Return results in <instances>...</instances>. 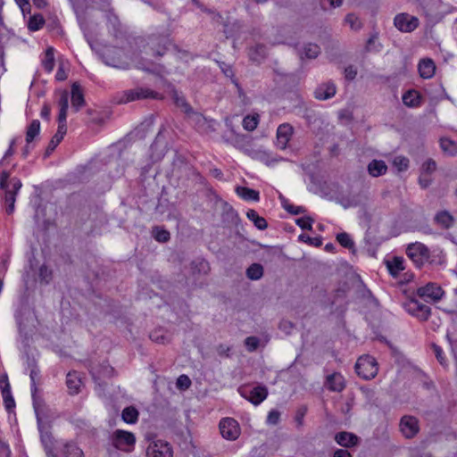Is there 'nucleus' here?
<instances>
[{
	"mask_svg": "<svg viewBox=\"0 0 457 457\" xmlns=\"http://www.w3.org/2000/svg\"><path fill=\"white\" fill-rule=\"evenodd\" d=\"M245 345L249 352H253L258 347L259 339L256 337H248L245 340Z\"/></svg>",
	"mask_w": 457,
	"mask_h": 457,
	"instance_id": "3c124183",
	"label": "nucleus"
},
{
	"mask_svg": "<svg viewBox=\"0 0 457 457\" xmlns=\"http://www.w3.org/2000/svg\"><path fill=\"white\" fill-rule=\"evenodd\" d=\"M296 224L303 229L312 230L313 220L308 216H304L296 220Z\"/></svg>",
	"mask_w": 457,
	"mask_h": 457,
	"instance_id": "a18cd8bd",
	"label": "nucleus"
},
{
	"mask_svg": "<svg viewBox=\"0 0 457 457\" xmlns=\"http://www.w3.org/2000/svg\"><path fill=\"white\" fill-rule=\"evenodd\" d=\"M333 457H352L351 453L347 450L337 449Z\"/></svg>",
	"mask_w": 457,
	"mask_h": 457,
	"instance_id": "338daca9",
	"label": "nucleus"
},
{
	"mask_svg": "<svg viewBox=\"0 0 457 457\" xmlns=\"http://www.w3.org/2000/svg\"><path fill=\"white\" fill-rule=\"evenodd\" d=\"M279 199L281 201L283 208L289 213L297 215L305 212L304 207L290 204L286 197L280 195Z\"/></svg>",
	"mask_w": 457,
	"mask_h": 457,
	"instance_id": "e433bc0d",
	"label": "nucleus"
},
{
	"mask_svg": "<svg viewBox=\"0 0 457 457\" xmlns=\"http://www.w3.org/2000/svg\"><path fill=\"white\" fill-rule=\"evenodd\" d=\"M422 173L428 175L434 172L436 169V163L435 161L429 159L422 164Z\"/></svg>",
	"mask_w": 457,
	"mask_h": 457,
	"instance_id": "8fccbe9b",
	"label": "nucleus"
},
{
	"mask_svg": "<svg viewBox=\"0 0 457 457\" xmlns=\"http://www.w3.org/2000/svg\"><path fill=\"white\" fill-rule=\"evenodd\" d=\"M417 294L426 300L437 302L442 298L444 291L437 284L430 282L419 287Z\"/></svg>",
	"mask_w": 457,
	"mask_h": 457,
	"instance_id": "f8f14e48",
	"label": "nucleus"
},
{
	"mask_svg": "<svg viewBox=\"0 0 457 457\" xmlns=\"http://www.w3.org/2000/svg\"><path fill=\"white\" fill-rule=\"evenodd\" d=\"M66 131H67V127H63L62 125V127H58L57 132L52 137V139L48 145V147L46 150L48 154L53 152L55 149V147L60 144V142L62 140L64 135L66 134Z\"/></svg>",
	"mask_w": 457,
	"mask_h": 457,
	"instance_id": "2f4dec72",
	"label": "nucleus"
},
{
	"mask_svg": "<svg viewBox=\"0 0 457 457\" xmlns=\"http://www.w3.org/2000/svg\"><path fill=\"white\" fill-rule=\"evenodd\" d=\"M440 147L445 154L453 156L457 154V143L449 138L440 139Z\"/></svg>",
	"mask_w": 457,
	"mask_h": 457,
	"instance_id": "c85d7f7f",
	"label": "nucleus"
},
{
	"mask_svg": "<svg viewBox=\"0 0 457 457\" xmlns=\"http://www.w3.org/2000/svg\"><path fill=\"white\" fill-rule=\"evenodd\" d=\"M386 265L388 272L396 278L404 269V259L400 256H394L386 260Z\"/></svg>",
	"mask_w": 457,
	"mask_h": 457,
	"instance_id": "6ab92c4d",
	"label": "nucleus"
},
{
	"mask_svg": "<svg viewBox=\"0 0 457 457\" xmlns=\"http://www.w3.org/2000/svg\"><path fill=\"white\" fill-rule=\"evenodd\" d=\"M336 85L328 81L320 84L314 91V96L318 100H328L336 95Z\"/></svg>",
	"mask_w": 457,
	"mask_h": 457,
	"instance_id": "f3484780",
	"label": "nucleus"
},
{
	"mask_svg": "<svg viewBox=\"0 0 457 457\" xmlns=\"http://www.w3.org/2000/svg\"><path fill=\"white\" fill-rule=\"evenodd\" d=\"M236 192L242 199L245 201L258 202L260 200V194L254 189L245 187H237L236 188Z\"/></svg>",
	"mask_w": 457,
	"mask_h": 457,
	"instance_id": "393cba45",
	"label": "nucleus"
},
{
	"mask_svg": "<svg viewBox=\"0 0 457 457\" xmlns=\"http://www.w3.org/2000/svg\"><path fill=\"white\" fill-rule=\"evenodd\" d=\"M66 385L70 395L79 394L83 385L79 374L76 371L69 372L67 374Z\"/></svg>",
	"mask_w": 457,
	"mask_h": 457,
	"instance_id": "a211bd4d",
	"label": "nucleus"
},
{
	"mask_svg": "<svg viewBox=\"0 0 457 457\" xmlns=\"http://www.w3.org/2000/svg\"><path fill=\"white\" fill-rule=\"evenodd\" d=\"M293 135V127L288 123L280 124L277 129V146L285 149Z\"/></svg>",
	"mask_w": 457,
	"mask_h": 457,
	"instance_id": "4468645a",
	"label": "nucleus"
},
{
	"mask_svg": "<svg viewBox=\"0 0 457 457\" xmlns=\"http://www.w3.org/2000/svg\"><path fill=\"white\" fill-rule=\"evenodd\" d=\"M337 242L344 247L345 248H353L354 244H353V241L352 240V238L350 237V236L345 233V232H343V233H339L337 236Z\"/></svg>",
	"mask_w": 457,
	"mask_h": 457,
	"instance_id": "ea45409f",
	"label": "nucleus"
},
{
	"mask_svg": "<svg viewBox=\"0 0 457 457\" xmlns=\"http://www.w3.org/2000/svg\"><path fill=\"white\" fill-rule=\"evenodd\" d=\"M248 55L251 61L260 63L266 58V47L262 45H256L249 49Z\"/></svg>",
	"mask_w": 457,
	"mask_h": 457,
	"instance_id": "bb28decb",
	"label": "nucleus"
},
{
	"mask_svg": "<svg viewBox=\"0 0 457 457\" xmlns=\"http://www.w3.org/2000/svg\"><path fill=\"white\" fill-rule=\"evenodd\" d=\"M92 375L96 383V392L99 397H105L107 386L112 382L113 369L110 365H101L94 368Z\"/></svg>",
	"mask_w": 457,
	"mask_h": 457,
	"instance_id": "f257e3e1",
	"label": "nucleus"
},
{
	"mask_svg": "<svg viewBox=\"0 0 457 457\" xmlns=\"http://www.w3.org/2000/svg\"><path fill=\"white\" fill-rule=\"evenodd\" d=\"M400 429L405 437H413L420 430L417 418L408 415L403 416L400 421Z\"/></svg>",
	"mask_w": 457,
	"mask_h": 457,
	"instance_id": "ddd939ff",
	"label": "nucleus"
},
{
	"mask_svg": "<svg viewBox=\"0 0 457 457\" xmlns=\"http://www.w3.org/2000/svg\"><path fill=\"white\" fill-rule=\"evenodd\" d=\"M260 120V116L257 113L246 115L242 122L243 128L247 131L254 130Z\"/></svg>",
	"mask_w": 457,
	"mask_h": 457,
	"instance_id": "f704fd0d",
	"label": "nucleus"
},
{
	"mask_svg": "<svg viewBox=\"0 0 457 457\" xmlns=\"http://www.w3.org/2000/svg\"><path fill=\"white\" fill-rule=\"evenodd\" d=\"M240 395L254 405H259L268 396V389L264 386H257L251 389L242 386L238 389Z\"/></svg>",
	"mask_w": 457,
	"mask_h": 457,
	"instance_id": "0eeeda50",
	"label": "nucleus"
},
{
	"mask_svg": "<svg viewBox=\"0 0 457 457\" xmlns=\"http://www.w3.org/2000/svg\"><path fill=\"white\" fill-rule=\"evenodd\" d=\"M402 99L404 105L411 108L418 107L421 104V96L420 93L414 89L406 91L403 95Z\"/></svg>",
	"mask_w": 457,
	"mask_h": 457,
	"instance_id": "b1692460",
	"label": "nucleus"
},
{
	"mask_svg": "<svg viewBox=\"0 0 457 457\" xmlns=\"http://www.w3.org/2000/svg\"><path fill=\"white\" fill-rule=\"evenodd\" d=\"M320 53V48L318 45L309 43L305 44L300 50H299V55L303 59V57H306L308 59H314L316 58Z\"/></svg>",
	"mask_w": 457,
	"mask_h": 457,
	"instance_id": "a878e982",
	"label": "nucleus"
},
{
	"mask_svg": "<svg viewBox=\"0 0 457 457\" xmlns=\"http://www.w3.org/2000/svg\"><path fill=\"white\" fill-rule=\"evenodd\" d=\"M45 24V20L41 14H34L30 16L28 21V29L30 31L39 30Z\"/></svg>",
	"mask_w": 457,
	"mask_h": 457,
	"instance_id": "4c0bfd02",
	"label": "nucleus"
},
{
	"mask_svg": "<svg viewBox=\"0 0 457 457\" xmlns=\"http://www.w3.org/2000/svg\"><path fill=\"white\" fill-rule=\"evenodd\" d=\"M419 72L423 79H430L436 71V65L431 59H423L419 62Z\"/></svg>",
	"mask_w": 457,
	"mask_h": 457,
	"instance_id": "5701e85b",
	"label": "nucleus"
},
{
	"mask_svg": "<svg viewBox=\"0 0 457 457\" xmlns=\"http://www.w3.org/2000/svg\"><path fill=\"white\" fill-rule=\"evenodd\" d=\"M367 170L371 177L377 178L386 173L387 166L382 160H372L368 164Z\"/></svg>",
	"mask_w": 457,
	"mask_h": 457,
	"instance_id": "412c9836",
	"label": "nucleus"
},
{
	"mask_svg": "<svg viewBox=\"0 0 457 457\" xmlns=\"http://www.w3.org/2000/svg\"><path fill=\"white\" fill-rule=\"evenodd\" d=\"M357 75V70L353 66L350 65L345 69V76L348 80H353Z\"/></svg>",
	"mask_w": 457,
	"mask_h": 457,
	"instance_id": "4d7b16f0",
	"label": "nucleus"
},
{
	"mask_svg": "<svg viewBox=\"0 0 457 457\" xmlns=\"http://www.w3.org/2000/svg\"><path fill=\"white\" fill-rule=\"evenodd\" d=\"M5 202L8 204L6 212L10 214L14 210V203H15V195L12 190H7L5 192Z\"/></svg>",
	"mask_w": 457,
	"mask_h": 457,
	"instance_id": "49530a36",
	"label": "nucleus"
},
{
	"mask_svg": "<svg viewBox=\"0 0 457 457\" xmlns=\"http://www.w3.org/2000/svg\"><path fill=\"white\" fill-rule=\"evenodd\" d=\"M145 98L162 99V96L149 88L138 87L125 91L123 96L119 99V103L126 104L131 101Z\"/></svg>",
	"mask_w": 457,
	"mask_h": 457,
	"instance_id": "20e7f679",
	"label": "nucleus"
},
{
	"mask_svg": "<svg viewBox=\"0 0 457 457\" xmlns=\"http://www.w3.org/2000/svg\"><path fill=\"white\" fill-rule=\"evenodd\" d=\"M220 430L221 436L234 441L240 436V427L238 422L232 418H224L220 421Z\"/></svg>",
	"mask_w": 457,
	"mask_h": 457,
	"instance_id": "9b49d317",
	"label": "nucleus"
},
{
	"mask_svg": "<svg viewBox=\"0 0 457 457\" xmlns=\"http://www.w3.org/2000/svg\"><path fill=\"white\" fill-rule=\"evenodd\" d=\"M62 454L64 457H83L82 450L73 443H66L63 445Z\"/></svg>",
	"mask_w": 457,
	"mask_h": 457,
	"instance_id": "72a5a7b5",
	"label": "nucleus"
},
{
	"mask_svg": "<svg viewBox=\"0 0 457 457\" xmlns=\"http://www.w3.org/2000/svg\"><path fill=\"white\" fill-rule=\"evenodd\" d=\"M325 385L332 392H342L345 387V379L339 372H334L326 378Z\"/></svg>",
	"mask_w": 457,
	"mask_h": 457,
	"instance_id": "2eb2a0df",
	"label": "nucleus"
},
{
	"mask_svg": "<svg viewBox=\"0 0 457 457\" xmlns=\"http://www.w3.org/2000/svg\"><path fill=\"white\" fill-rule=\"evenodd\" d=\"M436 222L443 228H450L453 223V216L447 212H440L435 217Z\"/></svg>",
	"mask_w": 457,
	"mask_h": 457,
	"instance_id": "473e14b6",
	"label": "nucleus"
},
{
	"mask_svg": "<svg viewBox=\"0 0 457 457\" xmlns=\"http://www.w3.org/2000/svg\"><path fill=\"white\" fill-rule=\"evenodd\" d=\"M395 27L403 33L414 31L420 25V21L416 16L407 12H401L394 18Z\"/></svg>",
	"mask_w": 457,
	"mask_h": 457,
	"instance_id": "39448f33",
	"label": "nucleus"
},
{
	"mask_svg": "<svg viewBox=\"0 0 457 457\" xmlns=\"http://www.w3.org/2000/svg\"><path fill=\"white\" fill-rule=\"evenodd\" d=\"M407 256L418 267L423 266L428 262L430 257V251L427 245L420 242L411 243L406 247Z\"/></svg>",
	"mask_w": 457,
	"mask_h": 457,
	"instance_id": "7ed1b4c3",
	"label": "nucleus"
},
{
	"mask_svg": "<svg viewBox=\"0 0 457 457\" xmlns=\"http://www.w3.org/2000/svg\"><path fill=\"white\" fill-rule=\"evenodd\" d=\"M355 370L358 376L362 378L371 379L378 374V362L370 355L361 356L355 363Z\"/></svg>",
	"mask_w": 457,
	"mask_h": 457,
	"instance_id": "f03ea898",
	"label": "nucleus"
},
{
	"mask_svg": "<svg viewBox=\"0 0 457 457\" xmlns=\"http://www.w3.org/2000/svg\"><path fill=\"white\" fill-rule=\"evenodd\" d=\"M138 411L133 407H126L121 412V419L128 424H135L138 420Z\"/></svg>",
	"mask_w": 457,
	"mask_h": 457,
	"instance_id": "c756f323",
	"label": "nucleus"
},
{
	"mask_svg": "<svg viewBox=\"0 0 457 457\" xmlns=\"http://www.w3.org/2000/svg\"><path fill=\"white\" fill-rule=\"evenodd\" d=\"M10 183L12 184V189L7 187L5 190H12L15 195L21 187V182L20 179L14 178L11 179Z\"/></svg>",
	"mask_w": 457,
	"mask_h": 457,
	"instance_id": "680f3d73",
	"label": "nucleus"
},
{
	"mask_svg": "<svg viewBox=\"0 0 457 457\" xmlns=\"http://www.w3.org/2000/svg\"><path fill=\"white\" fill-rule=\"evenodd\" d=\"M426 176H427L426 174L421 173V175L420 177V184L424 188L428 187L431 182L430 179H428Z\"/></svg>",
	"mask_w": 457,
	"mask_h": 457,
	"instance_id": "774afa93",
	"label": "nucleus"
},
{
	"mask_svg": "<svg viewBox=\"0 0 457 457\" xmlns=\"http://www.w3.org/2000/svg\"><path fill=\"white\" fill-rule=\"evenodd\" d=\"M39 276L43 280L48 282L51 277V272L46 266H41L39 269Z\"/></svg>",
	"mask_w": 457,
	"mask_h": 457,
	"instance_id": "052dcab7",
	"label": "nucleus"
},
{
	"mask_svg": "<svg viewBox=\"0 0 457 457\" xmlns=\"http://www.w3.org/2000/svg\"><path fill=\"white\" fill-rule=\"evenodd\" d=\"M336 442L344 447H352L358 444L359 438L350 432H339L335 436Z\"/></svg>",
	"mask_w": 457,
	"mask_h": 457,
	"instance_id": "aec40b11",
	"label": "nucleus"
},
{
	"mask_svg": "<svg viewBox=\"0 0 457 457\" xmlns=\"http://www.w3.org/2000/svg\"><path fill=\"white\" fill-rule=\"evenodd\" d=\"M12 451L7 443L0 440V457H11Z\"/></svg>",
	"mask_w": 457,
	"mask_h": 457,
	"instance_id": "864d4df0",
	"label": "nucleus"
},
{
	"mask_svg": "<svg viewBox=\"0 0 457 457\" xmlns=\"http://www.w3.org/2000/svg\"><path fill=\"white\" fill-rule=\"evenodd\" d=\"M55 78L57 80H60V81H62L67 79V74H66V71L62 65H60L58 67V70L55 74Z\"/></svg>",
	"mask_w": 457,
	"mask_h": 457,
	"instance_id": "e2e57ef3",
	"label": "nucleus"
},
{
	"mask_svg": "<svg viewBox=\"0 0 457 457\" xmlns=\"http://www.w3.org/2000/svg\"><path fill=\"white\" fill-rule=\"evenodd\" d=\"M393 163L394 166H395L399 171H403L407 170L409 166V160L403 156H396L394 159Z\"/></svg>",
	"mask_w": 457,
	"mask_h": 457,
	"instance_id": "c03bdc74",
	"label": "nucleus"
},
{
	"mask_svg": "<svg viewBox=\"0 0 457 457\" xmlns=\"http://www.w3.org/2000/svg\"><path fill=\"white\" fill-rule=\"evenodd\" d=\"M40 122L38 120H34L30 122L26 132V141L29 145L39 134Z\"/></svg>",
	"mask_w": 457,
	"mask_h": 457,
	"instance_id": "c9c22d12",
	"label": "nucleus"
},
{
	"mask_svg": "<svg viewBox=\"0 0 457 457\" xmlns=\"http://www.w3.org/2000/svg\"><path fill=\"white\" fill-rule=\"evenodd\" d=\"M9 176L10 175H9V173L7 171H3L0 174V187H1V188L7 189V187H9V182H8Z\"/></svg>",
	"mask_w": 457,
	"mask_h": 457,
	"instance_id": "bf43d9fd",
	"label": "nucleus"
},
{
	"mask_svg": "<svg viewBox=\"0 0 457 457\" xmlns=\"http://www.w3.org/2000/svg\"><path fill=\"white\" fill-rule=\"evenodd\" d=\"M246 217L253 221L254 226L261 230L265 229L268 227L266 220L261 216L254 210H248Z\"/></svg>",
	"mask_w": 457,
	"mask_h": 457,
	"instance_id": "7c9ffc66",
	"label": "nucleus"
},
{
	"mask_svg": "<svg viewBox=\"0 0 457 457\" xmlns=\"http://www.w3.org/2000/svg\"><path fill=\"white\" fill-rule=\"evenodd\" d=\"M37 423H38V429L40 432V438L41 442L45 447V450L46 452V454L48 457H54L52 452V446H53V439L50 432L48 431V428L43 425L40 418L38 417V413L37 412Z\"/></svg>",
	"mask_w": 457,
	"mask_h": 457,
	"instance_id": "dca6fc26",
	"label": "nucleus"
},
{
	"mask_svg": "<svg viewBox=\"0 0 457 457\" xmlns=\"http://www.w3.org/2000/svg\"><path fill=\"white\" fill-rule=\"evenodd\" d=\"M404 310L420 320H427L430 316L431 309L418 300L411 299L403 303Z\"/></svg>",
	"mask_w": 457,
	"mask_h": 457,
	"instance_id": "6e6552de",
	"label": "nucleus"
},
{
	"mask_svg": "<svg viewBox=\"0 0 457 457\" xmlns=\"http://www.w3.org/2000/svg\"><path fill=\"white\" fill-rule=\"evenodd\" d=\"M54 50L53 47H51V46L48 47L46 50L45 54L41 59V63H42L44 69L46 70V71H47L48 73L52 72L54 70Z\"/></svg>",
	"mask_w": 457,
	"mask_h": 457,
	"instance_id": "cd10ccee",
	"label": "nucleus"
},
{
	"mask_svg": "<svg viewBox=\"0 0 457 457\" xmlns=\"http://www.w3.org/2000/svg\"><path fill=\"white\" fill-rule=\"evenodd\" d=\"M58 104H59L60 108L68 109V107H69V94H68V92L63 91L61 94Z\"/></svg>",
	"mask_w": 457,
	"mask_h": 457,
	"instance_id": "6e6d98bb",
	"label": "nucleus"
},
{
	"mask_svg": "<svg viewBox=\"0 0 457 457\" xmlns=\"http://www.w3.org/2000/svg\"><path fill=\"white\" fill-rule=\"evenodd\" d=\"M177 387L181 390H186L191 386V380L187 375H180L176 382Z\"/></svg>",
	"mask_w": 457,
	"mask_h": 457,
	"instance_id": "de8ad7c7",
	"label": "nucleus"
},
{
	"mask_svg": "<svg viewBox=\"0 0 457 457\" xmlns=\"http://www.w3.org/2000/svg\"><path fill=\"white\" fill-rule=\"evenodd\" d=\"M345 22L349 24L352 29L357 30L361 28V23L359 18L353 13H349L345 17Z\"/></svg>",
	"mask_w": 457,
	"mask_h": 457,
	"instance_id": "37998d69",
	"label": "nucleus"
},
{
	"mask_svg": "<svg viewBox=\"0 0 457 457\" xmlns=\"http://www.w3.org/2000/svg\"><path fill=\"white\" fill-rule=\"evenodd\" d=\"M0 383L3 397H6V395L9 396L11 393V386L6 374H2L0 376Z\"/></svg>",
	"mask_w": 457,
	"mask_h": 457,
	"instance_id": "79ce46f5",
	"label": "nucleus"
},
{
	"mask_svg": "<svg viewBox=\"0 0 457 457\" xmlns=\"http://www.w3.org/2000/svg\"><path fill=\"white\" fill-rule=\"evenodd\" d=\"M67 111L68 109L60 108L58 115V127H62V125L66 127Z\"/></svg>",
	"mask_w": 457,
	"mask_h": 457,
	"instance_id": "13d9d810",
	"label": "nucleus"
},
{
	"mask_svg": "<svg viewBox=\"0 0 457 457\" xmlns=\"http://www.w3.org/2000/svg\"><path fill=\"white\" fill-rule=\"evenodd\" d=\"M15 144H16V139L15 138L12 139V141L10 142L9 148L6 150V152H5L4 155V159L8 158V157L12 156L14 154V152H15V150H14Z\"/></svg>",
	"mask_w": 457,
	"mask_h": 457,
	"instance_id": "0e129e2a",
	"label": "nucleus"
},
{
	"mask_svg": "<svg viewBox=\"0 0 457 457\" xmlns=\"http://www.w3.org/2000/svg\"><path fill=\"white\" fill-rule=\"evenodd\" d=\"M434 351H435L436 356L437 360L439 361V362L441 364H445V358L443 356V353H444L443 350L439 346L435 345L434 346Z\"/></svg>",
	"mask_w": 457,
	"mask_h": 457,
	"instance_id": "69168bd1",
	"label": "nucleus"
},
{
	"mask_svg": "<svg viewBox=\"0 0 457 457\" xmlns=\"http://www.w3.org/2000/svg\"><path fill=\"white\" fill-rule=\"evenodd\" d=\"M172 98L178 106L185 107L186 112L188 111V105L183 96H179V93L172 87L171 88Z\"/></svg>",
	"mask_w": 457,
	"mask_h": 457,
	"instance_id": "09e8293b",
	"label": "nucleus"
},
{
	"mask_svg": "<svg viewBox=\"0 0 457 457\" xmlns=\"http://www.w3.org/2000/svg\"><path fill=\"white\" fill-rule=\"evenodd\" d=\"M154 237L158 242L165 243L170 239V233L165 229L156 228L154 230Z\"/></svg>",
	"mask_w": 457,
	"mask_h": 457,
	"instance_id": "a19ab883",
	"label": "nucleus"
},
{
	"mask_svg": "<svg viewBox=\"0 0 457 457\" xmlns=\"http://www.w3.org/2000/svg\"><path fill=\"white\" fill-rule=\"evenodd\" d=\"M135 445L136 436L132 432L116 429V450L131 453L134 451Z\"/></svg>",
	"mask_w": 457,
	"mask_h": 457,
	"instance_id": "1a4fd4ad",
	"label": "nucleus"
},
{
	"mask_svg": "<svg viewBox=\"0 0 457 457\" xmlns=\"http://www.w3.org/2000/svg\"><path fill=\"white\" fill-rule=\"evenodd\" d=\"M280 413L277 410H271L267 416V423L270 425H277L279 421Z\"/></svg>",
	"mask_w": 457,
	"mask_h": 457,
	"instance_id": "603ef678",
	"label": "nucleus"
},
{
	"mask_svg": "<svg viewBox=\"0 0 457 457\" xmlns=\"http://www.w3.org/2000/svg\"><path fill=\"white\" fill-rule=\"evenodd\" d=\"M14 1L21 8L23 15H25L26 13H30V5L29 3V0H14Z\"/></svg>",
	"mask_w": 457,
	"mask_h": 457,
	"instance_id": "5fc2aeb1",
	"label": "nucleus"
},
{
	"mask_svg": "<svg viewBox=\"0 0 457 457\" xmlns=\"http://www.w3.org/2000/svg\"><path fill=\"white\" fill-rule=\"evenodd\" d=\"M170 445L163 440L152 441L146 448V457H172Z\"/></svg>",
	"mask_w": 457,
	"mask_h": 457,
	"instance_id": "9d476101",
	"label": "nucleus"
},
{
	"mask_svg": "<svg viewBox=\"0 0 457 457\" xmlns=\"http://www.w3.org/2000/svg\"><path fill=\"white\" fill-rule=\"evenodd\" d=\"M90 45L96 54L105 65L114 66V50L112 46L107 45L99 39L91 42Z\"/></svg>",
	"mask_w": 457,
	"mask_h": 457,
	"instance_id": "423d86ee",
	"label": "nucleus"
},
{
	"mask_svg": "<svg viewBox=\"0 0 457 457\" xmlns=\"http://www.w3.org/2000/svg\"><path fill=\"white\" fill-rule=\"evenodd\" d=\"M85 104L83 91L78 83L71 86V104L75 111H79Z\"/></svg>",
	"mask_w": 457,
	"mask_h": 457,
	"instance_id": "4be33fe9",
	"label": "nucleus"
},
{
	"mask_svg": "<svg viewBox=\"0 0 457 457\" xmlns=\"http://www.w3.org/2000/svg\"><path fill=\"white\" fill-rule=\"evenodd\" d=\"M263 275V268L261 264L253 263L246 270L248 278L257 280Z\"/></svg>",
	"mask_w": 457,
	"mask_h": 457,
	"instance_id": "58836bf2",
	"label": "nucleus"
}]
</instances>
